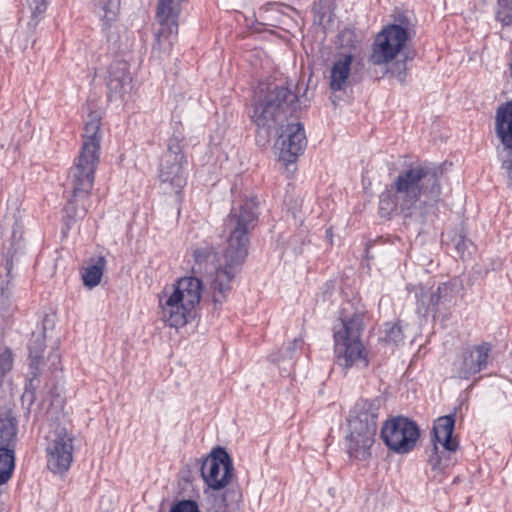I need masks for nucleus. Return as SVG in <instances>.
Wrapping results in <instances>:
<instances>
[{
  "instance_id": "obj_1",
  "label": "nucleus",
  "mask_w": 512,
  "mask_h": 512,
  "mask_svg": "<svg viewBox=\"0 0 512 512\" xmlns=\"http://www.w3.org/2000/svg\"><path fill=\"white\" fill-rule=\"evenodd\" d=\"M258 202L255 197L234 201L225 219L224 229L228 233L227 246L219 255L210 245L193 251L194 272H213L210 282L214 304H222L231 292V282L241 271L248 255L249 234L258 222Z\"/></svg>"
},
{
  "instance_id": "obj_2",
  "label": "nucleus",
  "mask_w": 512,
  "mask_h": 512,
  "mask_svg": "<svg viewBox=\"0 0 512 512\" xmlns=\"http://www.w3.org/2000/svg\"><path fill=\"white\" fill-rule=\"evenodd\" d=\"M439 169L429 162H413L400 170L379 194L378 213L382 218L395 215L411 218L418 209L425 216L428 207L440 201Z\"/></svg>"
},
{
  "instance_id": "obj_3",
  "label": "nucleus",
  "mask_w": 512,
  "mask_h": 512,
  "mask_svg": "<svg viewBox=\"0 0 512 512\" xmlns=\"http://www.w3.org/2000/svg\"><path fill=\"white\" fill-rule=\"evenodd\" d=\"M82 138L80 152L71 167L73 194L66 203V226L69 224L68 220L82 219L87 212L86 203L94 185L103 138L101 116L97 111L88 114Z\"/></svg>"
},
{
  "instance_id": "obj_4",
  "label": "nucleus",
  "mask_w": 512,
  "mask_h": 512,
  "mask_svg": "<svg viewBox=\"0 0 512 512\" xmlns=\"http://www.w3.org/2000/svg\"><path fill=\"white\" fill-rule=\"evenodd\" d=\"M300 111L298 85L293 80L259 86L254 93L251 121L259 130L270 134L272 128L282 125Z\"/></svg>"
},
{
  "instance_id": "obj_5",
  "label": "nucleus",
  "mask_w": 512,
  "mask_h": 512,
  "mask_svg": "<svg viewBox=\"0 0 512 512\" xmlns=\"http://www.w3.org/2000/svg\"><path fill=\"white\" fill-rule=\"evenodd\" d=\"M379 402L377 399L358 400L349 412V433L345 437V450L349 458L367 461L372 456V447L377 432Z\"/></svg>"
},
{
  "instance_id": "obj_6",
  "label": "nucleus",
  "mask_w": 512,
  "mask_h": 512,
  "mask_svg": "<svg viewBox=\"0 0 512 512\" xmlns=\"http://www.w3.org/2000/svg\"><path fill=\"white\" fill-rule=\"evenodd\" d=\"M363 330V322H339L333 327L335 360L345 370L367 368L370 364V351L362 339Z\"/></svg>"
},
{
  "instance_id": "obj_7",
  "label": "nucleus",
  "mask_w": 512,
  "mask_h": 512,
  "mask_svg": "<svg viewBox=\"0 0 512 512\" xmlns=\"http://www.w3.org/2000/svg\"><path fill=\"white\" fill-rule=\"evenodd\" d=\"M202 285L196 277H184L177 281L173 292L161 303L163 312L170 320H189L196 317V307L201 300ZM162 302V300H160Z\"/></svg>"
},
{
  "instance_id": "obj_8",
  "label": "nucleus",
  "mask_w": 512,
  "mask_h": 512,
  "mask_svg": "<svg viewBox=\"0 0 512 512\" xmlns=\"http://www.w3.org/2000/svg\"><path fill=\"white\" fill-rule=\"evenodd\" d=\"M184 0H158L156 7V22L158 29L155 33L152 52L168 56L178 37L179 17Z\"/></svg>"
},
{
  "instance_id": "obj_9",
  "label": "nucleus",
  "mask_w": 512,
  "mask_h": 512,
  "mask_svg": "<svg viewBox=\"0 0 512 512\" xmlns=\"http://www.w3.org/2000/svg\"><path fill=\"white\" fill-rule=\"evenodd\" d=\"M380 437L390 451L403 455L410 453L416 447L420 438V429L413 420L404 416H395L383 423Z\"/></svg>"
},
{
  "instance_id": "obj_10",
  "label": "nucleus",
  "mask_w": 512,
  "mask_h": 512,
  "mask_svg": "<svg viewBox=\"0 0 512 512\" xmlns=\"http://www.w3.org/2000/svg\"><path fill=\"white\" fill-rule=\"evenodd\" d=\"M461 283L457 279L440 283L435 291H428L424 286H415L416 311L421 318L436 320L437 313L447 310L454 303Z\"/></svg>"
},
{
  "instance_id": "obj_11",
  "label": "nucleus",
  "mask_w": 512,
  "mask_h": 512,
  "mask_svg": "<svg viewBox=\"0 0 512 512\" xmlns=\"http://www.w3.org/2000/svg\"><path fill=\"white\" fill-rule=\"evenodd\" d=\"M186 163L182 139L176 135L171 136L159 164L158 177L162 184H167L176 194H179L186 185L184 173V164Z\"/></svg>"
},
{
  "instance_id": "obj_12",
  "label": "nucleus",
  "mask_w": 512,
  "mask_h": 512,
  "mask_svg": "<svg viewBox=\"0 0 512 512\" xmlns=\"http://www.w3.org/2000/svg\"><path fill=\"white\" fill-rule=\"evenodd\" d=\"M408 40L409 32L402 25H386L375 36L369 62L374 65H384L391 62L405 49Z\"/></svg>"
},
{
  "instance_id": "obj_13",
  "label": "nucleus",
  "mask_w": 512,
  "mask_h": 512,
  "mask_svg": "<svg viewBox=\"0 0 512 512\" xmlns=\"http://www.w3.org/2000/svg\"><path fill=\"white\" fill-rule=\"evenodd\" d=\"M234 475L232 459L222 447L213 449L203 461L201 477L208 489L219 491L228 486Z\"/></svg>"
},
{
  "instance_id": "obj_14",
  "label": "nucleus",
  "mask_w": 512,
  "mask_h": 512,
  "mask_svg": "<svg viewBox=\"0 0 512 512\" xmlns=\"http://www.w3.org/2000/svg\"><path fill=\"white\" fill-rule=\"evenodd\" d=\"M495 122L496 135L503 146L498 155L501 169L512 184V102L497 109Z\"/></svg>"
},
{
  "instance_id": "obj_15",
  "label": "nucleus",
  "mask_w": 512,
  "mask_h": 512,
  "mask_svg": "<svg viewBox=\"0 0 512 512\" xmlns=\"http://www.w3.org/2000/svg\"><path fill=\"white\" fill-rule=\"evenodd\" d=\"M277 144L280 149V160L285 164L294 163L307 145L303 124L298 121L287 124L282 129Z\"/></svg>"
},
{
  "instance_id": "obj_16",
  "label": "nucleus",
  "mask_w": 512,
  "mask_h": 512,
  "mask_svg": "<svg viewBox=\"0 0 512 512\" xmlns=\"http://www.w3.org/2000/svg\"><path fill=\"white\" fill-rule=\"evenodd\" d=\"M491 351L492 345L488 342L466 348L461 360L455 363L456 376L459 379L469 380L485 370L489 365Z\"/></svg>"
},
{
  "instance_id": "obj_17",
  "label": "nucleus",
  "mask_w": 512,
  "mask_h": 512,
  "mask_svg": "<svg viewBox=\"0 0 512 512\" xmlns=\"http://www.w3.org/2000/svg\"><path fill=\"white\" fill-rule=\"evenodd\" d=\"M46 469L56 478H64V427L57 425L45 436Z\"/></svg>"
},
{
  "instance_id": "obj_18",
  "label": "nucleus",
  "mask_w": 512,
  "mask_h": 512,
  "mask_svg": "<svg viewBox=\"0 0 512 512\" xmlns=\"http://www.w3.org/2000/svg\"><path fill=\"white\" fill-rule=\"evenodd\" d=\"M107 87L110 98L124 99L132 90V77L126 62H115L109 67Z\"/></svg>"
},
{
  "instance_id": "obj_19",
  "label": "nucleus",
  "mask_w": 512,
  "mask_h": 512,
  "mask_svg": "<svg viewBox=\"0 0 512 512\" xmlns=\"http://www.w3.org/2000/svg\"><path fill=\"white\" fill-rule=\"evenodd\" d=\"M455 427V415L449 414L437 418L433 425V442L440 444L445 450L455 452L459 443L452 437Z\"/></svg>"
},
{
  "instance_id": "obj_20",
  "label": "nucleus",
  "mask_w": 512,
  "mask_h": 512,
  "mask_svg": "<svg viewBox=\"0 0 512 512\" xmlns=\"http://www.w3.org/2000/svg\"><path fill=\"white\" fill-rule=\"evenodd\" d=\"M18 420L10 409L0 410V448L16 450Z\"/></svg>"
},
{
  "instance_id": "obj_21",
  "label": "nucleus",
  "mask_w": 512,
  "mask_h": 512,
  "mask_svg": "<svg viewBox=\"0 0 512 512\" xmlns=\"http://www.w3.org/2000/svg\"><path fill=\"white\" fill-rule=\"evenodd\" d=\"M353 55L340 54L334 61L330 71V89L333 92L344 90L351 72Z\"/></svg>"
},
{
  "instance_id": "obj_22",
  "label": "nucleus",
  "mask_w": 512,
  "mask_h": 512,
  "mask_svg": "<svg viewBox=\"0 0 512 512\" xmlns=\"http://www.w3.org/2000/svg\"><path fill=\"white\" fill-rule=\"evenodd\" d=\"M107 261L104 256L90 258L85 266L80 269L83 285L93 289L100 284Z\"/></svg>"
},
{
  "instance_id": "obj_23",
  "label": "nucleus",
  "mask_w": 512,
  "mask_h": 512,
  "mask_svg": "<svg viewBox=\"0 0 512 512\" xmlns=\"http://www.w3.org/2000/svg\"><path fill=\"white\" fill-rule=\"evenodd\" d=\"M94 5L101 15L102 29L109 30L118 19L120 0H95Z\"/></svg>"
},
{
  "instance_id": "obj_24",
  "label": "nucleus",
  "mask_w": 512,
  "mask_h": 512,
  "mask_svg": "<svg viewBox=\"0 0 512 512\" xmlns=\"http://www.w3.org/2000/svg\"><path fill=\"white\" fill-rule=\"evenodd\" d=\"M45 342L44 339L37 335L34 337L29 345H28V351H29V369L30 374L33 377H36L39 373V367L41 364V361L43 359V353L45 350Z\"/></svg>"
},
{
  "instance_id": "obj_25",
  "label": "nucleus",
  "mask_w": 512,
  "mask_h": 512,
  "mask_svg": "<svg viewBox=\"0 0 512 512\" xmlns=\"http://www.w3.org/2000/svg\"><path fill=\"white\" fill-rule=\"evenodd\" d=\"M14 449L0 448V485L10 480L15 469Z\"/></svg>"
},
{
  "instance_id": "obj_26",
  "label": "nucleus",
  "mask_w": 512,
  "mask_h": 512,
  "mask_svg": "<svg viewBox=\"0 0 512 512\" xmlns=\"http://www.w3.org/2000/svg\"><path fill=\"white\" fill-rule=\"evenodd\" d=\"M414 58V54L410 52H406L404 54L403 60H398L394 62L391 67L388 69V73L391 74L396 80L403 84L406 82L407 78V61H411Z\"/></svg>"
},
{
  "instance_id": "obj_27",
  "label": "nucleus",
  "mask_w": 512,
  "mask_h": 512,
  "mask_svg": "<svg viewBox=\"0 0 512 512\" xmlns=\"http://www.w3.org/2000/svg\"><path fill=\"white\" fill-rule=\"evenodd\" d=\"M27 6L31 13L29 25L36 26L46 11L47 0H27Z\"/></svg>"
},
{
  "instance_id": "obj_28",
  "label": "nucleus",
  "mask_w": 512,
  "mask_h": 512,
  "mask_svg": "<svg viewBox=\"0 0 512 512\" xmlns=\"http://www.w3.org/2000/svg\"><path fill=\"white\" fill-rule=\"evenodd\" d=\"M13 367V354L10 348L0 351V378L4 377Z\"/></svg>"
},
{
  "instance_id": "obj_29",
  "label": "nucleus",
  "mask_w": 512,
  "mask_h": 512,
  "mask_svg": "<svg viewBox=\"0 0 512 512\" xmlns=\"http://www.w3.org/2000/svg\"><path fill=\"white\" fill-rule=\"evenodd\" d=\"M352 306V303L349 301L343 303L341 308V315L339 316L338 320H363L364 315L361 311H355L353 313H350Z\"/></svg>"
},
{
  "instance_id": "obj_30",
  "label": "nucleus",
  "mask_w": 512,
  "mask_h": 512,
  "mask_svg": "<svg viewBox=\"0 0 512 512\" xmlns=\"http://www.w3.org/2000/svg\"><path fill=\"white\" fill-rule=\"evenodd\" d=\"M170 512H200L198 505L193 500H181L177 502Z\"/></svg>"
},
{
  "instance_id": "obj_31",
  "label": "nucleus",
  "mask_w": 512,
  "mask_h": 512,
  "mask_svg": "<svg viewBox=\"0 0 512 512\" xmlns=\"http://www.w3.org/2000/svg\"><path fill=\"white\" fill-rule=\"evenodd\" d=\"M12 287L13 285L9 278L0 282V299L3 304L10 299Z\"/></svg>"
},
{
  "instance_id": "obj_32",
  "label": "nucleus",
  "mask_w": 512,
  "mask_h": 512,
  "mask_svg": "<svg viewBox=\"0 0 512 512\" xmlns=\"http://www.w3.org/2000/svg\"><path fill=\"white\" fill-rule=\"evenodd\" d=\"M470 245H471V242L468 239H466L465 236L460 235L455 240V249L461 258L465 257V253L468 252Z\"/></svg>"
},
{
  "instance_id": "obj_33",
  "label": "nucleus",
  "mask_w": 512,
  "mask_h": 512,
  "mask_svg": "<svg viewBox=\"0 0 512 512\" xmlns=\"http://www.w3.org/2000/svg\"><path fill=\"white\" fill-rule=\"evenodd\" d=\"M304 345V341L301 337L295 338L285 347L284 357L292 358L296 350H301Z\"/></svg>"
},
{
  "instance_id": "obj_34",
  "label": "nucleus",
  "mask_w": 512,
  "mask_h": 512,
  "mask_svg": "<svg viewBox=\"0 0 512 512\" xmlns=\"http://www.w3.org/2000/svg\"><path fill=\"white\" fill-rule=\"evenodd\" d=\"M434 452L429 458V464L432 467L433 470H441L440 463L441 459L438 455V445L434 443Z\"/></svg>"
},
{
  "instance_id": "obj_35",
  "label": "nucleus",
  "mask_w": 512,
  "mask_h": 512,
  "mask_svg": "<svg viewBox=\"0 0 512 512\" xmlns=\"http://www.w3.org/2000/svg\"><path fill=\"white\" fill-rule=\"evenodd\" d=\"M72 439L71 438H67L66 437V456H65V459H66V470H68L73 458H72Z\"/></svg>"
},
{
  "instance_id": "obj_36",
  "label": "nucleus",
  "mask_w": 512,
  "mask_h": 512,
  "mask_svg": "<svg viewBox=\"0 0 512 512\" xmlns=\"http://www.w3.org/2000/svg\"><path fill=\"white\" fill-rule=\"evenodd\" d=\"M166 324H168L169 328H174L176 330V332H178L180 329H182L188 322H184V321H181V322H165Z\"/></svg>"
}]
</instances>
